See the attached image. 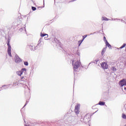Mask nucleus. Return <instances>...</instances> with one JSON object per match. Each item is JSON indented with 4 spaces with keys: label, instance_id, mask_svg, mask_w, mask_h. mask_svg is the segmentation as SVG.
Instances as JSON below:
<instances>
[{
    "label": "nucleus",
    "instance_id": "1",
    "mask_svg": "<svg viewBox=\"0 0 126 126\" xmlns=\"http://www.w3.org/2000/svg\"><path fill=\"white\" fill-rule=\"evenodd\" d=\"M72 65L73 66V68L74 69V70H75V69H77V68H78V67H79V61H77L75 64L74 63V60H72Z\"/></svg>",
    "mask_w": 126,
    "mask_h": 126
},
{
    "label": "nucleus",
    "instance_id": "2",
    "mask_svg": "<svg viewBox=\"0 0 126 126\" xmlns=\"http://www.w3.org/2000/svg\"><path fill=\"white\" fill-rule=\"evenodd\" d=\"M9 39H8L7 41V45L8 46V49L7 52L9 56L10 57H12V55H11V46H10V44H9Z\"/></svg>",
    "mask_w": 126,
    "mask_h": 126
},
{
    "label": "nucleus",
    "instance_id": "3",
    "mask_svg": "<svg viewBox=\"0 0 126 126\" xmlns=\"http://www.w3.org/2000/svg\"><path fill=\"white\" fill-rule=\"evenodd\" d=\"M80 109V104H77L75 107L74 112L76 115H78L79 114V110Z\"/></svg>",
    "mask_w": 126,
    "mask_h": 126
},
{
    "label": "nucleus",
    "instance_id": "4",
    "mask_svg": "<svg viewBox=\"0 0 126 126\" xmlns=\"http://www.w3.org/2000/svg\"><path fill=\"white\" fill-rule=\"evenodd\" d=\"M27 69L26 68H23L21 69V71H18L16 72V73L19 76H21L22 75V74L23 73V71H26Z\"/></svg>",
    "mask_w": 126,
    "mask_h": 126
},
{
    "label": "nucleus",
    "instance_id": "5",
    "mask_svg": "<svg viewBox=\"0 0 126 126\" xmlns=\"http://www.w3.org/2000/svg\"><path fill=\"white\" fill-rule=\"evenodd\" d=\"M119 84L120 85H121V86H122V87H123V86H124V85L126 86V79L121 80L119 82Z\"/></svg>",
    "mask_w": 126,
    "mask_h": 126
},
{
    "label": "nucleus",
    "instance_id": "6",
    "mask_svg": "<svg viewBox=\"0 0 126 126\" xmlns=\"http://www.w3.org/2000/svg\"><path fill=\"white\" fill-rule=\"evenodd\" d=\"M101 67L104 68V69H107L108 68V64L107 63L104 62L100 64Z\"/></svg>",
    "mask_w": 126,
    "mask_h": 126
},
{
    "label": "nucleus",
    "instance_id": "7",
    "mask_svg": "<svg viewBox=\"0 0 126 126\" xmlns=\"http://www.w3.org/2000/svg\"><path fill=\"white\" fill-rule=\"evenodd\" d=\"M15 63H20L21 59L19 57H17L15 60Z\"/></svg>",
    "mask_w": 126,
    "mask_h": 126
},
{
    "label": "nucleus",
    "instance_id": "8",
    "mask_svg": "<svg viewBox=\"0 0 126 126\" xmlns=\"http://www.w3.org/2000/svg\"><path fill=\"white\" fill-rule=\"evenodd\" d=\"M102 20L103 21H108L109 20V19L107 18L106 17H102Z\"/></svg>",
    "mask_w": 126,
    "mask_h": 126
},
{
    "label": "nucleus",
    "instance_id": "9",
    "mask_svg": "<svg viewBox=\"0 0 126 126\" xmlns=\"http://www.w3.org/2000/svg\"><path fill=\"white\" fill-rule=\"evenodd\" d=\"M98 105H100V106H104V105H105V102L103 101H99L98 103Z\"/></svg>",
    "mask_w": 126,
    "mask_h": 126
},
{
    "label": "nucleus",
    "instance_id": "10",
    "mask_svg": "<svg viewBox=\"0 0 126 126\" xmlns=\"http://www.w3.org/2000/svg\"><path fill=\"white\" fill-rule=\"evenodd\" d=\"M106 52V49L104 48L101 52V55L102 56H103V55H104V54L105 53V52Z\"/></svg>",
    "mask_w": 126,
    "mask_h": 126
},
{
    "label": "nucleus",
    "instance_id": "11",
    "mask_svg": "<svg viewBox=\"0 0 126 126\" xmlns=\"http://www.w3.org/2000/svg\"><path fill=\"white\" fill-rule=\"evenodd\" d=\"M122 117L123 118V119H124L126 120V114H125L124 113L122 114Z\"/></svg>",
    "mask_w": 126,
    "mask_h": 126
},
{
    "label": "nucleus",
    "instance_id": "12",
    "mask_svg": "<svg viewBox=\"0 0 126 126\" xmlns=\"http://www.w3.org/2000/svg\"><path fill=\"white\" fill-rule=\"evenodd\" d=\"M106 46H107V47H109V48H110V47H111V45L110 44H109V42H108V41H107V40L106 42Z\"/></svg>",
    "mask_w": 126,
    "mask_h": 126
},
{
    "label": "nucleus",
    "instance_id": "13",
    "mask_svg": "<svg viewBox=\"0 0 126 126\" xmlns=\"http://www.w3.org/2000/svg\"><path fill=\"white\" fill-rule=\"evenodd\" d=\"M40 35L41 37H45V36H48V34L45 33H41Z\"/></svg>",
    "mask_w": 126,
    "mask_h": 126
},
{
    "label": "nucleus",
    "instance_id": "14",
    "mask_svg": "<svg viewBox=\"0 0 126 126\" xmlns=\"http://www.w3.org/2000/svg\"><path fill=\"white\" fill-rule=\"evenodd\" d=\"M126 44L124 43L120 48V49H123L124 48H125V47H126Z\"/></svg>",
    "mask_w": 126,
    "mask_h": 126
},
{
    "label": "nucleus",
    "instance_id": "15",
    "mask_svg": "<svg viewBox=\"0 0 126 126\" xmlns=\"http://www.w3.org/2000/svg\"><path fill=\"white\" fill-rule=\"evenodd\" d=\"M82 42H83V39H82V40H79L78 41L79 46H80V45H81V43H82Z\"/></svg>",
    "mask_w": 126,
    "mask_h": 126
},
{
    "label": "nucleus",
    "instance_id": "16",
    "mask_svg": "<svg viewBox=\"0 0 126 126\" xmlns=\"http://www.w3.org/2000/svg\"><path fill=\"white\" fill-rule=\"evenodd\" d=\"M112 68L113 71H116L117 70V68H116V67H112Z\"/></svg>",
    "mask_w": 126,
    "mask_h": 126
},
{
    "label": "nucleus",
    "instance_id": "17",
    "mask_svg": "<svg viewBox=\"0 0 126 126\" xmlns=\"http://www.w3.org/2000/svg\"><path fill=\"white\" fill-rule=\"evenodd\" d=\"M86 37H87V34L83 36V41L84 40V39H85V38H86Z\"/></svg>",
    "mask_w": 126,
    "mask_h": 126
},
{
    "label": "nucleus",
    "instance_id": "18",
    "mask_svg": "<svg viewBox=\"0 0 126 126\" xmlns=\"http://www.w3.org/2000/svg\"><path fill=\"white\" fill-rule=\"evenodd\" d=\"M32 10H33V11L36 10V7H35L32 6Z\"/></svg>",
    "mask_w": 126,
    "mask_h": 126
},
{
    "label": "nucleus",
    "instance_id": "19",
    "mask_svg": "<svg viewBox=\"0 0 126 126\" xmlns=\"http://www.w3.org/2000/svg\"><path fill=\"white\" fill-rule=\"evenodd\" d=\"M24 64L25 65H28V62H24Z\"/></svg>",
    "mask_w": 126,
    "mask_h": 126
},
{
    "label": "nucleus",
    "instance_id": "20",
    "mask_svg": "<svg viewBox=\"0 0 126 126\" xmlns=\"http://www.w3.org/2000/svg\"><path fill=\"white\" fill-rule=\"evenodd\" d=\"M103 40H104V41H106V42H107V39H106V37H105V36H104V37H103Z\"/></svg>",
    "mask_w": 126,
    "mask_h": 126
},
{
    "label": "nucleus",
    "instance_id": "21",
    "mask_svg": "<svg viewBox=\"0 0 126 126\" xmlns=\"http://www.w3.org/2000/svg\"><path fill=\"white\" fill-rule=\"evenodd\" d=\"M33 48H34L33 46H30V49H32V50H33Z\"/></svg>",
    "mask_w": 126,
    "mask_h": 126
},
{
    "label": "nucleus",
    "instance_id": "22",
    "mask_svg": "<svg viewBox=\"0 0 126 126\" xmlns=\"http://www.w3.org/2000/svg\"><path fill=\"white\" fill-rule=\"evenodd\" d=\"M97 105H94L92 107V109H93L94 110L95 109V107H96Z\"/></svg>",
    "mask_w": 126,
    "mask_h": 126
},
{
    "label": "nucleus",
    "instance_id": "23",
    "mask_svg": "<svg viewBox=\"0 0 126 126\" xmlns=\"http://www.w3.org/2000/svg\"><path fill=\"white\" fill-rule=\"evenodd\" d=\"M24 78V77H21V79H23Z\"/></svg>",
    "mask_w": 126,
    "mask_h": 126
},
{
    "label": "nucleus",
    "instance_id": "24",
    "mask_svg": "<svg viewBox=\"0 0 126 126\" xmlns=\"http://www.w3.org/2000/svg\"><path fill=\"white\" fill-rule=\"evenodd\" d=\"M87 116H88V114H87L85 117H87Z\"/></svg>",
    "mask_w": 126,
    "mask_h": 126
},
{
    "label": "nucleus",
    "instance_id": "25",
    "mask_svg": "<svg viewBox=\"0 0 126 126\" xmlns=\"http://www.w3.org/2000/svg\"><path fill=\"white\" fill-rule=\"evenodd\" d=\"M75 0H73L72 1H75Z\"/></svg>",
    "mask_w": 126,
    "mask_h": 126
}]
</instances>
